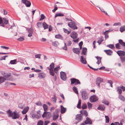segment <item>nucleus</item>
<instances>
[{"label":"nucleus","instance_id":"obj_1","mask_svg":"<svg viewBox=\"0 0 125 125\" xmlns=\"http://www.w3.org/2000/svg\"><path fill=\"white\" fill-rule=\"evenodd\" d=\"M71 37L74 39L73 41L75 43H77L78 42L79 38H77L78 35L77 32L75 31H72L70 34Z\"/></svg>","mask_w":125,"mask_h":125},{"label":"nucleus","instance_id":"obj_2","mask_svg":"<svg viewBox=\"0 0 125 125\" xmlns=\"http://www.w3.org/2000/svg\"><path fill=\"white\" fill-rule=\"evenodd\" d=\"M70 21H71V22H69L68 23V26L71 28L73 29V30L77 29V27L76 26L77 25V22L75 21H73L72 19H70Z\"/></svg>","mask_w":125,"mask_h":125},{"label":"nucleus","instance_id":"obj_3","mask_svg":"<svg viewBox=\"0 0 125 125\" xmlns=\"http://www.w3.org/2000/svg\"><path fill=\"white\" fill-rule=\"evenodd\" d=\"M71 81V84H74L75 85L81 84V83L79 80L75 78H72L70 79Z\"/></svg>","mask_w":125,"mask_h":125},{"label":"nucleus","instance_id":"obj_4","mask_svg":"<svg viewBox=\"0 0 125 125\" xmlns=\"http://www.w3.org/2000/svg\"><path fill=\"white\" fill-rule=\"evenodd\" d=\"M103 79L100 77H98L96 78L95 81V83L99 88H100V83L103 82Z\"/></svg>","mask_w":125,"mask_h":125},{"label":"nucleus","instance_id":"obj_5","mask_svg":"<svg viewBox=\"0 0 125 125\" xmlns=\"http://www.w3.org/2000/svg\"><path fill=\"white\" fill-rule=\"evenodd\" d=\"M89 100L91 103H93L97 101L98 100V98L96 95H93L90 97Z\"/></svg>","mask_w":125,"mask_h":125},{"label":"nucleus","instance_id":"obj_6","mask_svg":"<svg viewBox=\"0 0 125 125\" xmlns=\"http://www.w3.org/2000/svg\"><path fill=\"white\" fill-rule=\"evenodd\" d=\"M82 98L83 100H86L88 98V94L85 91H83L82 92Z\"/></svg>","mask_w":125,"mask_h":125},{"label":"nucleus","instance_id":"obj_7","mask_svg":"<svg viewBox=\"0 0 125 125\" xmlns=\"http://www.w3.org/2000/svg\"><path fill=\"white\" fill-rule=\"evenodd\" d=\"M60 77L61 79L62 80L65 81L67 79L65 73L63 72H60Z\"/></svg>","mask_w":125,"mask_h":125},{"label":"nucleus","instance_id":"obj_8","mask_svg":"<svg viewBox=\"0 0 125 125\" xmlns=\"http://www.w3.org/2000/svg\"><path fill=\"white\" fill-rule=\"evenodd\" d=\"M22 2L23 4H25L27 7H29L31 5V2L27 0H22Z\"/></svg>","mask_w":125,"mask_h":125},{"label":"nucleus","instance_id":"obj_9","mask_svg":"<svg viewBox=\"0 0 125 125\" xmlns=\"http://www.w3.org/2000/svg\"><path fill=\"white\" fill-rule=\"evenodd\" d=\"M3 23L0 25V26H2L3 27H5V24L7 25L9 23V20L6 18H3Z\"/></svg>","mask_w":125,"mask_h":125},{"label":"nucleus","instance_id":"obj_10","mask_svg":"<svg viewBox=\"0 0 125 125\" xmlns=\"http://www.w3.org/2000/svg\"><path fill=\"white\" fill-rule=\"evenodd\" d=\"M116 53L120 57L124 56L125 55V52L123 51L119 50L117 51Z\"/></svg>","mask_w":125,"mask_h":125},{"label":"nucleus","instance_id":"obj_11","mask_svg":"<svg viewBox=\"0 0 125 125\" xmlns=\"http://www.w3.org/2000/svg\"><path fill=\"white\" fill-rule=\"evenodd\" d=\"M75 119L79 121V122H80L83 120V116L81 115V114H77L76 115Z\"/></svg>","mask_w":125,"mask_h":125},{"label":"nucleus","instance_id":"obj_12","mask_svg":"<svg viewBox=\"0 0 125 125\" xmlns=\"http://www.w3.org/2000/svg\"><path fill=\"white\" fill-rule=\"evenodd\" d=\"M73 51L76 54L79 55L80 52V50L79 48H73L72 49Z\"/></svg>","mask_w":125,"mask_h":125},{"label":"nucleus","instance_id":"obj_13","mask_svg":"<svg viewBox=\"0 0 125 125\" xmlns=\"http://www.w3.org/2000/svg\"><path fill=\"white\" fill-rule=\"evenodd\" d=\"M20 117L19 115L16 113V111H15L13 112V115L12 118V119H16Z\"/></svg>","mask_w":125,"mask_h":125},{"label":"nucleus","instance_id":"obj_14","mask_svg":"<svg viewBox=\"0 0 125 125\" xmlns=\"http://www.w3.org/2000/svg\"><path fill=\"white\" fill-rule=\"evenodd\" d=\"M80 114H81V115L83 116L84 115L86 117H87L88 116V113L87 111L84 110H81L80 111Z\"/></svg>","mask_w":125,"mask_h":125},{"label":"nucleus","instance_id":"obj_15","mask_svg":"<svg viewBox=\"0 0 125 125\" xmlns=\"http://www.w3.org/2000/svg\"><path fill=\"white\" fill-rule=\"evenodd\" d=\"M84 123L86 125H91L92 123V121L88 117H87L86 118V120L84 121Z\"/></svg>","mask_w":125,"mask_h":125},{"label":"nucleus","instance_id":"obj_16","mask_svg":"<svg viewBox=\"0 0 125 125\" xmlns=\"http://www.w3.org/2000/svg\"><path fill=\"white\" fill-rule=\"evenodd\" d=\"M105 107L104 105L101 104L99 105L98 106L97 108V109L101 111H104V110Z\"/></svg>","mask_w":125,"mask_h":125},{"label":"nucleus","instance_id":"obj_17","mask_svg":"<svg viewBox=\"0 0 125 125\" xmlns=\"http://www.w3.org/2000/svg\"><path fill=\"white\" fill-rule=\"evenodd\" d=\"M104 51L108 55H111L113 53V51L111 50H104Z\"/></svg>","mask_w":125,"mask_h":125},{"label":"nucleus","instance_id":"obj_18","mask_svg":"<svg viewBox=\"0 0 125 125\" xmlns=\"http://www.w3.org/2000/svg\"><path fill=\"white\" fill-rule=\"evenodd\" d=\"M80 61L81 63L83 64H86L87 63V61L82 56H81Z\"/></svg>","mask_w":125,"mask_h":125},{"label":"nucleus","instance_id":"obj_19","mask_svg":"<svg viewBox=\"0 0 125 125\" xmlns=\"http://www.w3.org/2000/svg\"><path fill=\"white\" fill-rule=\"evenodd\" d=\"M1 74L5 78H8L11 75L10 73H5L4 72H2Z\"/></svg>","mask_w":125,"mask_h":125},{"label":"nucleus","instance_id":"obj_20","mask_svg":"<svg viewBox=\"0 0 125 125\" xmlns=\"http://www.w3.org/2000/svg\"><path fill=\"white\" fill-rule=\"evenodd\" d=\"M45 74L43 73H40L38 74V77L42 79L45 77Z\"/></svg>","mask_w":125,"mask_h":125},{"label":"nucleus","instance_id":"obj_21","mask_svg":"<svg viewBox=\"0 0 125 125\" xmlns=\"http://www.w3.org/2000/svg\"><path fill=\"white\" fill-rule=\"evenodd\" d=\"M6 112L8 115V117H12L13 115V113L11 111L10 109H9Z\"/></svg>","mask_w":125,"mask_h":125},{"label":"nucleus","instance_id":"obj_22","mask_svg":"<svg viewBox=\"0 0 125 125\" xmlns=\"http://www.w3.org/2000/svg\"><path fill=\"white\" fill-rule=\"evenodd\" d=\"M29 109V107L28 106H26L25 107L23 110L22 112L23 114H25L28 111Z\"/></svg>","mask_w":125,"mask_h":125},{"label":"nucleus","instance_id":"obj_23","mask_svg":"<svg viewBox=\"0 0 125 125\" xmlns=\"http://www.w3.org/2000/svg\"><path fill=\"white\" fill-rule=\"evenodd\" d=\"M61 113L62 114L65 113L66 111V108H64L62 105H61Z\"/></svg>","mask_w":125,"mask_h":125},{"label":"nucleus","instance_id":"obj_24","mask_svg":"<svg viewBox=\"0 0 125 125\" xmlns=\"http://www.w3.org/2000/svg\"><path fill=\"white\" fill-rule=\"evenodd\" d=\"M42 26L44 30L49 28V25L45 22H43Z\"/></svg>","mask_w":125,"mask_h":125},{"label":"nucleus","instance_id":"obj_25","mask_svg":"<svg viewBox=\"0 0 125 125\" xmlns=\"http://www.w3.org/2000/svg\"><path fill=\"white\" fill-rule=\"evenodd\" d=\"M87 49L86 48L83 47V48L82 51V54L84 55H85L87 52Z\"/></svg>","mask_w":125,"mask_h":125},{"label":"nucleus","instance_id":"obj_26","mask_svg":"<svg viewBox=\"0 0 125 125\" xmlns=\"http://www.w3.org/2000/svg\"><path fill=\"white\" fill-rule=\"evenodd\" d=\"M95 58L97 60V62H96V63L98 64H99L101 62L102 58L101 57L98 56L95 57Z\"/></svg>","mask_w":125,"mask_h":125},{"label":"nucleus","instance_id":"obj_27","mask_svg":"<svg viewBox=\"0 0 125 125\" xmlns=\"http://www.w3.org/2000/svg\"><path fill=\"white\" fill-rule=\"evenodd\" d=\"M119 43L120 44L122 45L123 47L125 46V43L123 42V40L121 39H119L118 40Z\"/></svg>","mask_w":125,"mask_h":125},{"label":"nucleus","instance_id":"obj_28","mask_svg":"<svg viewBox=\"0 0 125 125\" xmlns=\"http://www.w3.org/2000/svg\"><path fill=\"white\" fill-rule=\"evenodd\" d=\"M57 98L55 95H54V97L51 98V101L53 102L54 103H55L56 101Z\"/></svg>","mask_w":125,"mask_h":125},{"label":"nucleus","instance_id":"obj_29","mask_svg":"<svg viewBox=\"0 0 125 125\" xmlns=\"http://www.w3.org/2000/svg\"><path fill=\"white\" fill-rule=\"evenodd\" d=\"M81 101L80 99L79 100L78 103L77 104V107L78 108L80 109L81 107Z\"/></svg>","mask_w":125,"mask_h":125},{"label":"nucleus","instance_id":"obj_30","mask_svg":"<svg viewBox=\"0 0 125 125\" xmlns=\"http://www.w3.org/2000/svg\"><path fill=\"white\" fill-rule=\"evenodd\" d=\"M55 37L57 39H59L62 40L63 39V38L62 36L60 34L56 35L55 36Z\"/></svg>","mask_w":125,"mask_h":125},{"label":"nucleus","instance_id":"obj_31","mask_svg":"<svg viewBox=\"0 0 125 125\" xmlns=\"http://www.w3.org/2000/svg\"><path fill=\"white\" fill-rule=\"evenodd\" d=\"M73 90L74 92L77 94H78V91L77 88L75 86H74L73 87Z\"/></svg>","mask_w":125,"mask_h":125},{"label":"nucleus","instance_id":"obj_32","mask_svg":"<svg viewBox=\"0 0 125 125\" xmlns=\"http://www.w3.org/2000/svg\"><path fill=\"white\" fill-rule=\"evenodd\" d=\"M6 79L5 78H4L2 76L0 77V84L4 82L6 80Z\"/></svg>","mask_w":125,"mask_h":125},{"label":"nucleus","instance_id":"obj_33","mask_svg":"<svg viewBox=\"0 0 125 125\" xmlns=\"http://www.w3.org/2000/svg\"><path fill=\"white\" fill-rule=\"evenodd\" d=\"M118 98L120 99L122 101L124 102L125 101V98L121 94L119 95L118 96Z\"/></svg>","mask_w":125,"mask_h":125},{"label":"nucleus","instance_id":"obj_34","mask_svg":"<svg viewBox=\"0 0 125 125\" xmlns=\"http://www.w3.org/2000/svg\"><path fill=\"white\" fill-rule=\"evenodd\" d=\"M17 62V60L16 59L11 60L10 63L11 64H16Z\"/></svg>","mask_w":125,"mask_h":125},{"label":"nucleus","instance_id":"obj_35","mask_svg":"<svg viewBox=\"0 0 125 125\" xmlns=\"http://www.w3.org/2000/svg\"><path fill=\"white\" fill-rule=\"evenodd\" d=\"M59 117V115L58 114H56V115L54 114L53 116V120H55L57 119Z\"/></svg>","mask_w":125,"mask_h":125},{"label":"nucleus","instance_id":"obj_36","mask_svg":"<svg viewBox=\"0 0 125 125\" xmlns=\"http://www.w3.org/2000/svg\"><path fill=\"white\" fill-rule=\"evenodd\" d=\"M64 16V15L62 13H57L55 14V18L58 16L62 17L63 16Z\"/></svg>","mask_w":125,"mask_h":125},{"label":"nucleus","instance_id":"obj_37","mask_svg":"<svg viewBox=\"0 0 125 125\" xmlns=\"http://www.w3.org/2000/svg\"><path fill=\"white\" fill-rule=\"evenodd\" d=\"M59 44V43L57 41H55L52 42V45L53 46L56 47Z\"/></svg>","mask_w":125,"mask_h":125},{"label":"nucleus","instance_id":"obj_38","mask_svg":"<svg viewBox=\"0 0 125 125\" xmlns=\"http://www.w3.org/2000/svg\"><path fill=\"white\" fill-rule=\"evenodd\" d=\"M117 91L118 94L119 95L121 94L122 93V90L121 88H119V87H118L117 88Z\"/></svg>","mask_w":125,"mask_h":125},{"label":"nucleus","instance_id":"obj_39","mask_svg":"<svg viewBox=\"0 0 125 125\" xmlns=\"http://www.w3.org/2000/svg\"><path fill=\"white\" fill-rule=\"evenodd\" d=\"M50 69H49V70H53V69L54 67V63L53 62H52L51 64L50 65Z\"/></svg>","mask_w":125,"mask_h":125},{"label":"nucleus","instance_id":"obj_40","mask_svg":"<svg viewBox=\"0 0 125 125\" xmlns=\"http://www.w3.org/2000/svg\"><path fill=\"white\" fill-rule=\"evenodd\" d=\"M43 107L45 111H46L48 109V106L47 105L45 104H44L43 105Z\"/></svg>","mask_w":125,"mask_h":125},{"label":"nucleus","instance_id":"obj_41","mask_svg":"<svg viewBox=\"0 0 125 125\" xmlns=\"http://www.w3.org/2000/svg\"><path fill=\"white\" fill-rule=\"evenodd\" d=\"M120 31L121 32L125 31V26H121L120 28Z\"/></svg>","mask_w":125,"mask_h":125},{"label":"nucleus","instance_id":"obj_42","mask_svg":"<svg viewBox=\"0 0 125 125\" xmlns=\"http://www.w3.org/2000/svg\"><path fill=\"white\" fill-rule=\"evenodd\" d=\"M49 70V72L50 75L52 76H54L55 74L54 73L53 70Z\"/></svg>","mask_w":125,"mask_h":125},{"label":"nucleus","instance_id":"obj_43","mask_svg":"<svg viewBox=\"0 0 125 125\" xmlns=\"http://www.w3.org/2000/svg\"><path fill=\"white\" fill-rule=\"evenodd\" d=\"M87 105L86 104H83L82 106V108L83 109H85L87 108Z\"/></svg>","mask_w":125,"mask_h":125},{"label":"nucleus","instance_id":"obj_44","mask_svg":"<svg viewBox=\"0 0 125 125\" xmlns=\"http://www.w3.org/2000/svg\"><path fill=\"white\" fill-rule=\"evenodd\" d=\"M121 61L122 62H125V55L124 56H121L120 57Z\"/></svg>","mask_w":125,"mask_h":125},{"label":"nucleus","instance_id":"obj_45","mask_svg":"<svg viewBox=\"0 0 125 125\" xmlns=\"http://www.w3.org/2000/svg\"><path fill=\"white\" fill-rule=\"evenodd\" d=\"M44 122L43 121L41 120H39L38 122L37 125H43Z\"/></svg>","mask_w":125,"mask_h":125},{"label":"nucleus","instance_id":"obj_46","mask_svg":"<svg viewBox=\"0 0 125 125\" xmlns=\"http://www.w3.org/2000/svg\"><path fill=\"white\" fill-rule=\"evenodd\" d=\"M107 47H108L111 48V49H113L115 48V47L113 44H109L107 46Z\"/></svg>","mask_w":125,"mask_h":125},{"label":"nucleus","instance_id":"obj_47","mask_svg":"<svg viewBox=\"0 0 125 125\" xmlns=\"http://www.w3.org/2000/svg\"><path fill=\"white\" fill-rule=\"evenodd\" d=\"M63 30L64 32L68 34H69L71 32V31H68L67 29L64 28H63Z\"/></svg>","mask_w":125,"mask_h":125},{"label":"nucleus","instance_id":"obj_48","mask_svg":"<svg viewBox=\"0 0 125 125\" xmlns=\"http://www.w3.org/2000/svg\"><path fill=\"white\" fill-rule=\"evenodd\" d=\"M41 18L39 20V21H41L43 20L45 17L44 15L43 14H42L40 16Z\"/></svg>","mask_w":125,"mask_h":125},{"label":"nucleus","instance_id":"obj_49","mask_svg":"<svg viewBox=\"0 0 125 125\" xmlns=\"http://www.w3.org/2000/svg\"><path fill=\"white\" fill-rule=\"evenodd\" d=\"M105 122L106 123H108L109 122V117L107 116H105Z\"/></svg>","mask_w":125,"mask_h":125},{"label":"nucleus","instance_id":"obj_50","mask_svg":"<svg viewBox=\"0 0 125 125\" xmlns=\"http://www.w3.org/2000/svg\"><path fill=\"white\" fill-rule=\"evenodd\" d=\"M48 113V112L45 111L42 115V117L44 118L46 117L47 115V113Z\"/></svg>","mask_w":125,"mask_h":125},{"label":"nucleus","instance_id":"obj_51","mask_svg":"<svg viewBox=\"0 0 125 125\" xmlns=\"http://www.w3.org/2000/svg\"><path fill=\"white\" fill-rule=\"evenodd\" d=\"M87 104L88 106V109H90L92 108V104L89 102H88Z\"/></svg>","mask_w":125,"mask_h":125},{"label":"nucleus","instance_id":"obj_52","mask_svg":"<svg viewBox=\"0 0 125 125\" xmlns=\"http://www.w3.org/2000/svg\"><path fill=\"white\" fill-rule=\"evenodd\" d=\"M51 116V112H48L47 113V118H50Z\"/></svg>","mask_w":125,"mask_h":125},{"label":"nucleus","instance_id":"obj_53","mask_svg":"<svg viewBox=\"0 0 125 125\" xmlns=\"http://www.w3.org/2000/svg\"><path fill=\"white\" fill-rule=\"evenodd\" d=\"M102 103L107 105H108L109 104V102L106 100H104L102 102Z\"/></svg>","mask_w":125,"mask_h":125},{"label":"nucleus","instance_id":"obj_54","mask_svg":"<svg viewBox=\"0 0 125 125\" xmlns=\"http://www.w3.org/2000/svg\"><path fill=\"white\" fill-rule=\"evenodd\" d=\"M116 48L118 49H120V44L119 43H117L115 44Z\"/></svg>","mask_w":125,"mask_h":125},{"label":"nucleus","instance_id":"obj_55","mask_svg":"<svg viewBox=\"0 0 125 125\" xmlns=\"http://www.w3.org/2000/svg\"><path fill=\"white\" fill-rule=\"evenodd\" d=\"M42 23L40 22H38L37 23V26L38 28H39L41 26Z\"/></svg>","mask_w":125,"mask_h":125},{"label":"nucleus","instance_id":"obj_56","mask_svg":"<svg viewBox=\"0 0 125 125\" xmlns=\"http://www.w3.org/2000/svg\"><path fill=\"white\" fill-rule=\"evenodd\" d=\"M19 41H22L24 40V38L23 36H21L17 39Z\"/></svg>","mask_w":125,"mask_h":125},{"label":"nucleus","instance_id":"obj_57","mask_svg":"<svg viewBox=\"0 0 125 125\" xmlns=\"http://www.w3.org/2000/svg\"><path fill=\"white\" fill-rule=\"evenodd\" d=\"M33 29L31 28H30L28 30V32L29 33H33Z\"/></svg>","mask_w":125,"mask_h":125},{"label":"nucleus","instance_id":"obj_58","mask_svg":"<svg viewBox=\"0 0 125 125\" xmlns=\"http://www.w3.org/2000/svg\"><path fill=\"white\" fill-rule=\"evenodd\" d=\"M10 85V83L7 82L5 83V85L6 87H7L8 86Z\"/></svg>","mask_w":125,"mask_h":125},{"label":"nucleus","instance_id":"obj_59","mask_svg":"<svg viewBox=\"0 0 125 125\" xmlns=\"http://www.w3.org/2000/svg\"><path fill=\"white\" fill-rule=\"evenodd\" d=\"M41 55V54H36L35 55V57L36 58H38L39 59H40L41 56H40Z\"/></svg>","mask_w":125,"mask_h":125},{"label":"nucleus","instance_id":"obj_60","mask_svg":"<svg viewBox=\"0 0 125 125\" xmlns=\"http://www.w3.org/2000/svg\"><path fill=\"white\" fill-rule=\"evenodd\" d=\"M109 32H108V31L107 30L106 31H104L102 34L104 35H108Z\"/></svg>","mask_w":125,"mask_h":125},{"label":"nucleus","instance_id":"obj_61","mask_svg":"<svg viewBox=\"0 0 125 125\" xmlns=\"http://www.w3.org/2000/svg\"><path fill=\"white\" fill-rule=\"evenodd\" d=\"M35 104L39 106H42V104L40 102H38L36 103H35Z\"/></svg>","mask_w":125,"mask_h":125},{"label":"nucleus","instance_id":"obj_62","mask_svg":"<svg viewBox=\"0 0 125 125\" xmlns=\"http://www.w3.org/2000/svg\"><path fill=\"white\" fill-rule=\"evenodd\" d=\"M103 39H101V40H99L97 42L99 45H100L101 43L102 42H103Z\"/></svg>","mask_w":125,"mask_h":125},{"label":"nucleus","instance_id":"obj_63","mask_svg":"<svg viewBox=\"0 0 125 125\" xmlns=\"http://www.w3.org/2000/svg\"><path fill=\"white\" fill-rule=\"evenodd\" d=\"M0 47L2 48L5 49H8L10 48L9 47H6L4 46H1Z\"/></svg>","mask_w":125,"mask_h":125},{"label":"nucleus","instance_id":"obj_64","mask_svg":"<svg viewBox=\"0 0 125 125\" xmlns=\"http://www.w3.org/2000/svg\"><path fill=\"white\" fill-rule=\"evenodd\" d=\"M67 45L68 46H70L72 44V42L71 41H67Z\"/></svg>","mask_w":125,"mask_h":125}]
</instances>
